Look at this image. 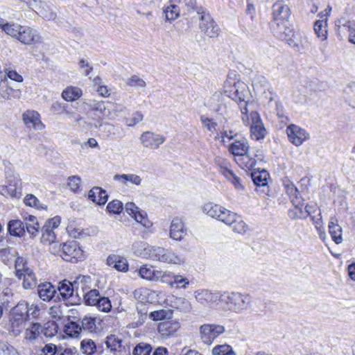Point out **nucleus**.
Instances as JSON below:
<instances>
[{
    "mask_svg": "<svg viewBox=\"0 0 355 355\" xmlns=\"http://www.w3.org/2000/svg\"><path fill=\"white\" fill-rule=\"evenodd\" d=\"M6 184L21 185V179L17 173H15L10 168L6 171Z\"/></svg>",
    "mask_w": 355,
    "mask_h": 355,
    "instance_id": "nucleus-59",
    "label": "nucleus"
},
{
    "mask_svg": "<svg viewBox=\"0 0 355 355\" xmlns=\"http://www.w3.org/2000/svg\"><path fill=\"white\" fill-rule=\"evenodd\" d=\"M23 287L26 289L35 288L37 284V279L32 269H26L25 273L22 274Z\"/></svg>",
    "mask_w": 355,
    "mask_h": 355,
    "instance_id": "nucleus-39",
    "label": "nucleus"
},
{
    "mask_svg": "<svg viewBox=\"0 0 355 355\" xmlns=\"http://www.w3.org/2000/svg\"><path fill=\"white\" fill-rule=\"evenodd\" d=\"M173 279H174L171 282V286H175L178 288H186L189 284V279L182 275H175Z\"/></svg>",
    "mask_w": 355,
    "mask_h": 355,
    "instance_id": "nucleus-61",
    "label": "nucleus"
},
{
    "mask_svg": "<svg viewBox=\"0 0 355 355\" xmlns=\"http://www.w3.org/2000/svg\"><path fill=\"white\" fill-rule=\"evenodd\" d=\"M128 85L137 88H144L146 87V82L139 76L134 75L126 81Z\"/></svg>",
    "mask_w": 355,
    "mask_h": 355,
    "instance_id": "nucleus-62",
    "label": "nucleus"
},
{
    "mask_svg": "<svg viewBox=\"0 0 355 355\" xmlns=\"http://www.w3.org/2000/svg\"><path fill=\"white\" fill-rule=\"evenodd\" d=\"M125 209L137 223H141L145 227H150V222L146 217V214L137 207L134 202H127L125 205Z\"/></svg>",
    "mask_w": 355,
    "mask_h": 355,
    "instance_id": "nucleus-18",
    "label": "nucleus"
},
{
    "mask_svg": "<svg viewBox=\"0 0 355 355\" xmlns=\"http://www.w3.org/2000/svg\"><path fill=\"white\" fill-rule=\"evenodd\" d=\"M286 134L288 140L296 146L302 145L309 138V134L304 129L295 124H291L286 128Z\"/></svg>",
    "mask_w": 355,
    "mask_h": 355,
    "instance_id": "nucleus-14",
    "label": "nucleus"
},
{
    "mask_svg": "<svg viewBox=\"0 0 355 355\" xmlns=\"http://www.w3.org/2000/svg\"><path fill=\"white\" fill-rule=\"evenodd\" d=\"M82 95V90L76 87H69L62 93V98L67 101H73Z\"/></svg>",
    "mask_w": 355,
    "mask_h": 355,
    "instance_id": "nucleus-42",
    "label": "nucleus"
},
{
    "mask_svg": "<svg viewBox=\"0 0 355 355\" xmlns=\"http://www.w3.org/2000/svg\"><path fill=\"white\" fill-rule=\"evenodd\" d=\"M327 21L326 18L324 20H318L314 24V31L321 40H324L327 37Z\"/></svg>",
    "mask_w": 355,
    "mask_h": 355,
    "instance_id": "nucleus-46",
    "label": "nucleus"
},
{
    "mask_svg": "<svg viewBox=\"0 0 355 355\" xmlns=\"http://www.w3.org/2000/svg\"><path fill=\"white\" fill-rule=\"evenodd\" d=\"M37 293L39 297L44 301L60 300L59 295H57V290L50 282H44L38 285Z\"/></svg>",
    "mask_w": 355,
    "mask_h": 355,
    "instance_id": "nucleus-19",
    "label": "nucleus"
},
{
    "mask_svg": "<svg viewBox=\"0 0 355 355\" xmlns=\"http://www.w3.org/2000/svg\"><path fill=\"white\" fill-rule=\"evenodd\" d=\"M203 212L210 217L216 218L223 223H225V220L230 221L234 216V213L212 202L205 204L203 206Z\"/></svg>",
    "mask_w": 355,
    "mask_h": 355,
    "instance_id": "nucleus-8",
    "label": "nucleus"
},
{
    "mask_svg": "<svg viewBox=\"0 0 355 355\" xmlns=\"http://www.w3.org/2000/svg\"><path fill=\"white\" fill-rule=\"evenodd\" d=\"M50 314L53 318L56 320L58 322H60V324H62V322L67 320L68 317H69L64 313L61 306H51L50 309Z\"/></svg>",
    "mask_w": 355,
    "mask_h": 355,
    "instance_id": "nucleus-52",
    "label": "nucleus"
},
{
    "mask_svg": "<svg viewBox=\"0 0 355 355\" xmlns=\"http://www.w3.org/2000/svg\"><path fill=\"white\" fill-rule=\"evenodd\" d=\"M272 15L277 26L286 23L291 16L290 8L284 1H277L272 6Z\"/></svg>",
    "mask_w": 355,
    "mask_h": 355,
    "instance_id": "nucleus-11",
    "label": "nucleus"
},
{
    "mask_svg": "<svg viewBox=\"0 0 355 355\" xmlns=\"http://www.w3.org/2000/svg\"><path fill=\"white\" fill-rule=\"evenodd\" d=\"M349 105L355 108V83L350 85L346 90Z\"/></svg>",
    "mask_w": 355,
    "mask_h": 355,
    "instance_id": "nucleus-64",
    "label": "nucleus"
},
{
    "mask_svg": "<svg viewBox=\"0 0 355 355\" xmlns=\"http://www.w3.org/2000/svg\"><path fill=\"white\" fill-rule=\"evenodd\" d=\"M146 244L143 242H137L133 244V247L144 248L143 252H139V254L151 260L166 263L178 264L180 263V258L171 250L159 246L148 245L146 247Z\"/></svg>",
    "mask_w": 355,
    "mask_h": 355,
    "instance_id": "nucleus-3",
    "label": "nucleus"
},
{
    "mask_svg": "<svg viewBox=\"0 0 355 355\" xmlns=\"http://www.w3.org/2000/svg\"><path fill=\"white\" fill-rule=\"evenodd\" d=\"M37 13L46 20H55L56 18V13L52 10L51 6L45 2L40 6V9Z\"/></svg>",
    "mask_w": 355,
    "mask_h": 355,
    "instance_id": "nucleus-44",
    "label": "nucleus"
},
{
    "mask_svg": "<svg viewBox=\"0 0 355 355\" xmlns=\"http://www.w3.org/2000/svg\"><path fill=\"white\" fill-rule=\"evenodd\" d=\"M180 323L174 321H164L160 322L158 325V332L164 337H168L173 335L180 328Z\"/></svg>",
    "mask_w": 355,
    "mask_h": 355,
    "instance_id": "nucleus-26",
    "label": "nucleus"
},
{
    "mask_svg": "<svg viewBox=\"0 0 355 355\" xmlns=\"http://www.w3.org/2000/svg\"><path fill=\"white\" fill-rule=\"evenodd\" d=\"M286 191L292 203L295 202V200H297L300 202H302L304 200L302 199L299 191L296 188V187L293 183H288L285 185Z\"/></svg>",
    "mask_w": 355,
    "mask_h": 355,
    "instance_id": "nucleus-51",
    "label": "nucleus"
},
{
    "mask_svg": "<svg viewBox=\"0 0 355 355\" xmlns=\"http://www.w3.org/2000/svg\"><path fill=\"white\" fill-rule=\"evenodd\" d=\"M17 40L26 45L41 42V37L37 31L27 26H21Z\"/></svg>",
    "mask_w": 355,
    "mask_h": 355,
    "instance_id": "nucleus-15",
    "label": "nucleus"
},
{
    "mask_svg": "<svg viewBox=\"0 0 355 355\" xmlns=\"http://www.w3.org/2000/svg\"><path fill=\"white\" fill-rule=\"evenodd\" d=\"M268 173L265 170H262L261 171H253L251 174L253 182L258 187L266 186L268 184Z\"/></svg>",
    "mask_w": 355,
    "mask_h": 355,
    "instance_id": "nucleus-45",
    "label": "nucleus"
},
{
    "mask_svg": "<svg viewBox=\"0 0 355 355\" xmlns=\"http://www.w3.org/2000/svg\"><path fill=\"white\" fill-rule=\"evenodd\" d=\"M61 223L60 216H56L49 219L41 228V242L44 244H51L55 242L56 236L54 230L58 228Z\"/></svg>",
    "mask_w": 355,
    "mask_h": 355,
    "instance_id": "nucleus-7",
    "label": "nucleus"
},
{
    "mask_svg": "<svg viewBox=\"0 0 355 355\" xmlns=\"http://www.w3.org/2000/svg\"><path fill=\"white\" fill-rule=\"evenodd\" d=\"M7 230L12 236L21 238L26 235L24 223L19 219H12L7 224Z\"/></svg>",
    "mask_w": 355,
    "mask_h": 355,
    "instance_id": "nucleus-21",
    "label": "nucleus"
},
{
    "mask_svg": "<svg viewBox=\"0 0 355 355\" xmlns=\"http://www.w3.org/2000/svg\"><path fill=\"white\" fill-rule=\"evenodd\" d=\"M23 121L29 128L41 130L44 128L40 119V114L35 111H26L23 114Z\"/></svg>",
    "mask_w": 355,
    "mask_h": 355,
    "instance_id": "nucleus-20",
    "label": "nucleus"
},
{
    "mask_svg": "<svg viewBox=\"0 0 355 355\" xmlns=\"http://www.w3.org/2000/svg\"><path fill=\"white\" fill-rule=\"evenodd\" d=\"M40 309L33 304H29L25 302H19L13 307L10 313V331L14 336L21 334L25 329L30 315L35 317L39 314Z\"/></svg>",
    "mask_w": 355,
    "mask_h": 355,
    "instance_id": "nucleus-1",
    "label": "nucleus"
},
{
    "mask_svg": "<svg viewBox=\"0 0 355 355\" xmlns=\"http://www.w3.org/2000/svg\"><path fill=\"white\" fill-rule=\"evenodd\" d=\"M291 48L298 52H304L307 49L308 42L306 38L302 39L299 33H296L287 43Z\"/></svg>",
    "mask_w": 355,
    "mask_h": 355,
    "instance_id": "nucleus-37",
    "label": "nucleus"
},
{
    "mask_svg": "<svg viewBox=\"0 0 355 355\" xmlns=\"http://www.w3.org/2000/svg\"><path fill=\"white\" fill-rule=\"evenodd\" d=\"M250 135L252 139L259 141L263 139L267 135V130L265 128L259 114L253 111L250 112Z\"/></svg>",
    "mask_w": 355,
    "mask_h": 355,
    "instance_id": "nucleus-10",
    "label": "nucleus"
},
{
    "mask_svg": "<svg viewBox=\"0 0 355 355\" xmlns=\"http://www.w3.org/2000/svg\"><path fill=\"white\" fill-rule=\"evenodd\" d=\"M123 340L118 336L112 334L107 337L106 345L111 352H121L124 349Z\"/></svg>",
    "mask_w": 355,
    "mask_h": 355,
    "instance_id": "nucleus-38",
    "label": "nucleus"
},
{
    "mask_svg": "<svg viewBox=\"0 0 355 355\" xmlns=\"http://www.w3.org/2000/svg\"><path fill=\"white\" fill-rule=\"evenodd\" d=\"M57 295H59L60 300L67 301L71 304H78L80 301V297L77 292L74 295V288L73 284L68 280H63L58 284L57 289Z\"/></svg>",
    "mask_w": 355,
    "mask_h": 355,
    "instance_id": "nucleus-6",
    "label": "nucleus"
},
{
    "mask_svg": "<svg viewBox=\"0 0 355 355\" xmlns=\"http://www.w3.org/2000/svg\"><path fill=\"white\" fill-rule=\"evenodd\" d=\"M26 269H31L22 257H17L15 260V275L19 279L22 278V274Z\"/></svg>",
    "mask_w": 355,
    "mask_h": 355,
    "instance_id": "nucleus-57",
    "label": "nucleus"
},
{
    "mask_svg": "<svg viewBox=\"0 0 355 355\" xmlns=\"http://www.w3.org/2000/svg\"><path fill=\"white\" fill-rule=\"evenodd\" d=\"M106 190L99 187H94L90 189V200L98 205H104L108 200Z\"/></svg>",
    "mask_w": 355,
    "mask_h": 355,
    "instance_id": "nucleus-27",
    "label": "nucleus"
},
{
    "mask_svg": "<svg viewBox=\"0 0 355 355\" xmlns=\"http://www.w3.org/2000/svg\"><path fill=\"white\" fill-rule=\"evenodd\" d=\"M101 128L107 133V136L112 139L123 138L125 135L123 128L119 125L105 123L101 125Z\"/></svg>",
    "mask_w": 355,
    "mask_h": 355,
    "instance_id": "nucleus-29",
    "label": "nucleus"
},
{
    "mask_svg": "<svg viewBox=\"0 0 355 355\" xmlns=\"http://www.w3.org/2000/svg\"><path fill=\"white\" fill-rule=\"evenodd\" d=\"M329 232L332 240L336 243L340 244L343 242L342 228L338 224L337 220L331 219L329 223Z\"/></svg>",
    "mask_w": 355,
    "mask_h": 355,
    "instance_id": "nucleus-34",
    "label": "nucleus"
},
{
    "mask_svg": "<svg viewBox=\"0 0 355 355\" xmlns=\"http://www.w3.org/2000/svg\"><path fill=\"white\" fill-rule=\"evenodd\" d=\"M214 355H236L232 347L229 345H220L214 347L212 349Z\"/></svg>",
    "mask_w": 355,
    "mask_h": 355,
    "instance_id": "nucleus-56",
    "label": "nucleus"
},
{
    "mask_svg": "<svg viewBox=\"0 0 355 355\" xmlns=\"http://www.w3.org/2000/svg\"><path fill=\"white\" fill-rule=\"evenodd\" d=\"M233 99L238 103L241 112L247 113L248 110V98L249 90L247 85L243 82L234 83Z\"/></svg>",
    "mask_w": 355,
    "mask_h": 355,
    "instance_id": "nucleus-12",
    "label": "nucleus"
},
{
    "mask_svg": "<svg viewBox=\"0 0 355 355\" xmlns=\"http://www.w3.org/2000/svg\"><path fill=\"white\" fill-rule=\"evenodd\" d=\"M152 352V347L150 344L140 343L137 344L132 351L133 355H150Z\"/></svg>",
    "mask_w": 355,
    "mask_h": 355,
    "instance_id": "nucleus-58",
    "label": "nucleus"
},
{
    "mask_svg": "<svg viewBox=\"0 0 355 355\" xmlns=\"http://www.w3.org/2000/svg\"><path fill=\"white\" fill-rule=\"evenodd\" d=\"M84 256V252L76 241H70L63 243L62 247V258L69 262H76Z\"/></svg>",
    "mask_w": 355,
    "mask_h": 355,
    "instance_id": "nucleus-5",
    "label": "nucleus"
},
{
    "mask_svg": "<svg viewBox=\"0 0 355 355\" xmlns=\"http://www.w3.org/2000/svg\"><path fill=\"white\" fill-rule=\"evenodd\" d=\"M64 332L70 337L78 336L82 331V327L76 322L71 321L68 317V320L62 322Z\"/></svg>",
    "mask_w": 355,
    "mask_h": 355,
    "instance_id": "nucleus-32",
    "label": "nucleus"
},
{
    "mask_svg": "<svg viewBox=\"0 0 355 355\" xmlns=\"http://www.w3.org/2000/svg\"><path fill=\"white\" fill-rule=\"evenodd\" d=\"M249 148L250 146L245 138L235 139L229 145L228 147L230 153L234 155L236 157L248 152Z\"/></svg>",
    "mask_w": 355,
    "mask_h": 355,
    "instance_id": "nucleus-22",
    "label": "nucleus"
},
{
    "mask_svg": "<svg viewBox=\"0 0 355 355\" xmlns=\"http://www.w3.org/2000/svg\"><path fill=\"white\" fill-rule=\"evenodd\" d=\"M2 25V30L8 35H10L12 37H15L17 40L18 34L20 31L21 25L13 23L8 22L6 24H0Z\"/></svg>",
    "mask_w": 355,
    "mask_h": 355,
    "instance_id": "nucleus-48",
    "label": "nucleus"
},
{
    "mask_svg": "<svg viewBox=\"0 0 355 355\" xmlns=\"http://www.w3.org/2000/svg\"><path fill=\"white\" fill-rule=\"evenodd\" d=\"M277 26L276 33L277 36L282 40L286 41L287 43L291 40V38L297 33L293 31V29L289 28L284 24H280Z\"/></svg>",
    "mask_w": 355,
    "mask_h": 355,
    "instance_id": "nucleus-40",
    "label": "nucleus"
},
{
    "mask_svg": "<svg viewBox=\"0 0 355 355\" xmlns=\"http://www.w3.org/2000/svg\"><path fill=\"white\" fill-rule=\"evenodd\" d=\"M235 161L243 168L255 170L254 167L257 164V161L249 155L248 152L236 157Z\"/></svg>",
    "mask_w": 355,
    "mask_h": 355,
    "instance_id": "nucleus-35",
    "label": "nucleus"
},
{
    "mask_svg": "<svg viewBox=\"0 0 355 355\" xmlns=\"http://www.w3.org/2000/svg\"><path fill=\"white\" fill-rule=\"evenodd\" d=\"M215 112L224 119L230 118L232 112L230 103L221 102L215 109Z\"/></svg>",
    "mask_w": 355,
    "mask_h": 355,
    "instance_id": "nucleus-55",
    "label": "nucleus"
},
{
    "mask_svg": "<svg viewBox=\"0 0 355 355\" xmlns=\"http://www.w3.org/2000/svg\"><path fill=\"white\" fill-rule=\"evenodd\" d=\"M252 306V297L249 294L236 291H223L220 308L225 311L241 314Z\"/></svg>",
    "mask_w": 355,
    "mask_h": 355,
    "instance_id": "nucleus-2",
    "label": "nucleus"
},
{
    "mask_svg": "<svg viewBox=\"0 0 355 355\" xmlns=\"http://www.w3.org/2000/svg\"><path fill=\"white\" fill-rule=\"evenodd\" d=\"M123 209V204L119 200L110 201L106 207V210L110 214H119Z\"/></svg>",
    "mask_w": 355,
    "mask_h": 355,
    "instance_id": "nucleus-54",
    "label": "nucleus"
},
{
    "mask_svg": "<svg viewBox=\"0 0 355 355\" xmlns=\"http://www.w3.org/2000/svg\"><path fill=\"white\" fill-rule=\"evenodd\" d=\"M0 193L11 198H19L21 196V185L6 184L5 186H0Z\"/></svg>",
    "mask_w": 355,
    "mask_h": 355,
    "instance_id": "nucleus-36",
    "label": "nucleus"
},
{
    "mask_svg": "<svg viewBox=\"0 0 355 355\" xmlns=\"http://www.w3.org/2000/svg\"><path fill=\"white\" fill-rule=\"evenodd\" d=\"M114 180L117 181H123L124 184L128 181L137 186L141 185L142 181L140 176L136 174H117L114 176Z\"/></svg>",
    "mask_w": 355,
    "mask_h": 355,
    "instance_id": "nucleus-47",
    "label": "nucleus"
},
{
    "mask_svg": "<svg viewBox=\"0 0 355 355\" xmlns=\"http://www.w3.org/2000/svg\"><path fill=\"white\" fill-rule=\"evenodd\" d=\"M172 312L171 310L160 309L152 311L149 313V318L153 321H158L170 318Z\"/></svg>",
    "mask_w": 355,
    "mask_h": 355,
    "instance_id": "nucleus-53",
    "label": "nucleus"
},
{
    "mask_svg": "<svg viewBox=\"0 0 355 355\" xmlns=\"http://www.w3.org/2000/svg\"><path fill=\"white\" fill-rule=\"evenodd\" d=\"M107 264L120 272H126L128 270L127 260L119 255H110L107 259Z\"/></svg>",
    "mask_w": 355,
    "mask_h": 355,
    "instance_id": "nucleus-28",
    "label": "nucleus"
},
{
    "mask_svg": "<svg viewBox=\"0 0 355 355\" xmlns=\"http://www.w3.org/2000/svg\"><path fill=\"white\" fill-rule=\"evenodd\" d=\"M225 330L224 326L216 324H205L200 327L201 338L207 345L211 344L216 338L225 332Z\"/></svg>",
    "mask_w": 355,
    "mask_h": 355,
    "instance_id": "nucleus-9",
    "label": "nucleus"
},
{
    "mask_svg": "<svg viewBox=\"0 0 355 355\" xmlns=\"http://www.w3.org/2000/svg\"><path fill=\"white\" fill-rule=\"evenodd\" d=\"M166 19L168 21L175 20L179 17L180 9L176 5H171L164 10Z\"/></svg>",
    "mask_w": 355,
    "mask_h": 355,
    "instance_id": "nucleus-60",
    "label": "nucleus"
},
{
    "mask_svg": "<svg viewBox=\"0 0 355 355\" xmlns=\"http://www.w3.org/2000/svg\"><path fill=\"white\" fill-rule=\"evenodd\" d=\"M43 331L42 325L39 323H32L31 327H28L25 331V338L29 340L35 339Z\"/></svg>",
    "mask_w": 355,
    "mask_h": 355,
    "instance_id": "nucleus-49",
    "label": "nucleus"
},
{
    "mask_svg": "<svg viewBox=\"0 0 355 355\" xmlns=\"http://www.w3.org/2000/svg\"><path fill=\"white\" fill-rule=\"evenodd\" d=\"M26 205L35 207L37 209H46L47 206L41 203L37 197L33 194H28L24 199Z\"/></svg>",
    "mask_w": 355,
    "mask_h": 355,
    "instance_id": "nucleus-50",
    "label": "nucleus"
},
{
    "mask_svg": "<svg viewBox=\"0 0 355 355\" xmlns=\"http://www.w3.org/2000/svg\"><path fill=\"white\" fill-rule=\"evenodd\" d=\"M224 223L232 227V230L239 234H244L248 230V225L235 213L230 221L225 220Z\"/></svg>",
    "mask_w": 355,
    "mask_h": 355,
    "instance_id": "nucleus-30",
    "label": "nucleus"
},
{
    "mask_svg": "<svg viewBox=\"0 0 355 355\" xmlns=\"http://www.w3.org/2000/svg\"><path fill=\"white\" fill-rule=\"evenodd\" d=\"M0 355H16V350L7 342L0 341Z\"/></svg>",
    "mask_w": 355,
    "mask_h": 355,
    "instance_id": "nucleus-63",
    "label": "nucleus"
},
{
    "mask_svg": "<svg viewBox=\"0 0 355 355\" xmlns=\"http://www.w3.org/2000/svg\"><path fill=\"white\" fill-rule=\"evenodd\" d=\"M293 205L294 208L290 209L288 211V216L291 219L295 220L306 218L310 214L309 211L307 209V207H306L305 211H303L302 209L304 201L301 202L297 200H295V202L293 203Z\"/></svg>",
    "mask_w": 355,
    "mask_h": 355,
    "instance_id": "nucleus-25",
    "label": "nucleus"
},
{
    "mask_svg": "<svg viewBox=\"0 0 355 355\" xmlns=\"http://www.w3.org/2000/svg\"><path fill=\"white\" fill-rule=\"evenodd\" d=\"M198 15H199V28L201 32L209 38H217L220 35V28L211 15L203 8L198 10Z\"/></svg>",
    "mask_w": 355,
    "mask_h": 355,
    "instance_id": "nucleus-4",
    "label": "nucleus"
},
{
    "mask_svg": "<svg viewBox=\"0 0 355 355\" xmlns=\"http://www.w3.org/2000/svg\"><path fill=\"white\" fill-rule=\"evenodd\" d=\"M140 277L150 281H157L161 277V271L155 270L153 267L144 265L140 267L137 270Z\"/></svg>",
    "mask_w": 355,
    "mask_h": 355,
    "instance_id": "nucleus-31",
    "label": "nucleus"
},
{
    "mask_svg": "<svg viewBox=\"0 0 355 355\" xmlns=\"http://www.w3.org/2000/svg\"><path fill=\"white\" fill-rule=\"evenodd\" d=\"M16 90L13 89L9 85L6 78H1L0 80V96L3 99H9L10 96H15Z\"/></svg>",
    "mask_w": 355,
    "mask_h": 355,
    "instance_id": "nucleus-43",
    "label": "nucleus"
},
{
    "mask_svg": "<svg viewBox=\"0 0 355 355\" xmlns=\"http://www.w3.org/2000/svg\"><path fill=\"white\" fill-rule=\"evenodd\" d=\"M23 220L30 237L32 239L35 238L38 234L40 229L37 218L33 215H27L23 216Z\"/></svg>",
    "mask_w": 355,
    "mask_h": 355,
    "instance_id": "nucleus-23",
    "label": "nucleus"
},
{
    "mask_svg": "<svg viewBox=\"0 0 355 355\" xmlns=\"http://www.w3.org/2000/svg\"><path fill=\"white\" fill-rule=\"evenodd\" d=\"M223 291H211L207 289H200L194 293L195 298L198 302L203 305L214 304L216 302L220 304Z\"/></svg>",
    "mask_w": 355,
    "mask_h": 355,
    "instance_id": "nucleus-13",
    "label": "nucleus"
},
{
    "mask_svg": "<svg viewBox=\"0 0 355 355\" xmlns=\"http://www.w3.org/2000/svg\"><path fill=\"white\" fill-rule=\"evenodd\" d=\"M187 230L182 218L175 217L170 225L169 237L176 241H181L187 235Z\"/></svg>",
    "mask_w": 355,
    "mask_h": 355,
    "instance_id": "nucleus-17",
    "label": "nucleus"
},
{
    "mask_svg": "<svg viewBox=\"0 0 355 355\" xmlns=\"http://www.w3.org/2000/svg\"><path fill=\"white\" fill-rule=\"evenodd\" d=\"M91 306H95L96 309L105 313H107L112 309L111 302L109 298L106 297L93 299Z\"/></svg>",
    "mask_w": 355,
    "mask_h": 355,
    "instance_id": "nucleus-41",
    "label": "nucleus"
},
{
    "mask_svg": "<svg viewBox=\"0 0 355 355\" xmlns=\"http://www.w3.org/2000/svg\"><path fill=\"white\" fill-rule=\"evenodd\" d=\"M140 140L144 147L150 149H157L165 141L166 137L163 135L147 131L142 133Z\"/></svg>",
    "mask_w": 355,
    "mask_h": 355,
    "instance_id": "nucleus-16",
    "label": "nucleus"
},
{
    "mask_svg": "<svg viewBox=\"0 0 355 355\" xmlns=\"http://www.w3.org/2000/svg\"><path fill=\"white\" fill-rule=\"evenodd\" d=\"M339 33H347L349 42L355 44V21H348L341 24V21L338 20L336 23Z\"/></svg>",
    "mask_w": 355,
    "mask_h": 355,
    "instance_id": "nucleus-24",
    "label": "nucleus"
},
{
    "mask_svg": "<svg viewBox=\"0 0 355 355\" xmlns=\"http://www.w3.org/2000/svg\"><path fill=\"white\" fill-rule=\"evenodd\" d=\"M220 173L225 177V178L230 182L234 188L239 191L244 189V186L241 183L240 178H239L234 172L227 167H222Z\"/></svg>",
    "mask_w": 355,
    "mask_h": 355,
    "instance_id": "nucleus-33",
    "label": "nucleus"
}]
</instances>
